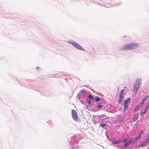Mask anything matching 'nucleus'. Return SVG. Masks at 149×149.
I'll use <instances>...</instances> for the list:
<instances>
[{
	"mask_svg": "<svg viewBox=\"0 0 149 149\" xmlns=\"http://www.w3.org/2000/svg\"><path fill=\"white\" fill-rule=\"evenodd\" d=\"M68 42L72 45L74 47L77 49L84 51L85 49L80 45L77 42L73 41L72 40H68Z\"/></svg>",
	"mask_w": 149,
	"mask_h": 149,
	"instance_id": "2",
	"label": "nucleus"
},
{
	"mask_svg": "<svg viewBox=\"0 0 149 149\" xmlns=\"http://www.w3.org/2000/svg\"><path fill=\"white\" fill-rule=\"evenodd\" d=\"M103 107V106L101 105H98L97 106V108H101Z\"/></svg>",
	"mask_w": 149,
	"mask_h": 149,
	"instance_id": "21",
	"label": "nucleus"
},
{
	"mask_svg": "<svg viewBox=\"0 0 149 149\" xmlns=\"http://www.w3.org/2000/svg\"><path fill=\"white\" fill-rule=\"evenodd\" d=\"M140 138L138 137V136L137 137H136V139H135V140L136 141H137Z\"/></svg>",
	"mask_w": 149,
	"mask_h": 149,
	"instance_id": "28",
	"label": "nucleus"
},
{
	"mask_svg": "<svg viewBox=\"0 0 149 149\" xmlns=\"http://www.w3.org/2000/svg\"><path fill=\"white\" fill-rule=\"evenodd\" d=\"M138 116H139V115L138 114H137L135 115L134 116V117L133 118V120L134 121H136L137 119L138 118Z\"/></svg>",
	"mask_w": 149,
	"mask_h": 149,
	"instance_id": "15",
	"label": "nucleus"
},
{
	"mask_svg": "<svg viewBox=\"0 0 149 149\" xmlns=\"http://www.w3.org/2000/svg\"><path fill=\"white\" fill-rule=\"evenodd\" d=\"M124 109L123 111V112L125 111L128 108V105L127 104H124Z\"/></svg>",
	"mask_w": 149,
	"mask_h": 149,
	"instance_id": "17",
	"label": "nucleus"
},
{
	"mask_svg": "<svg viewBox=\"0 0 149 149\" xmlns=\"http://www.w3.org/2000/svg\"><path fill=\"white\" fill-rule=\"evenodd\" d=\"M79 99L81 102L82 104H84V99L81 97H79Z\"/></svg>",
	"mask_w": 149,
	"mask_h": 149,
	"instance_id": "18",
	"label": "nucleus"
},
{
	"mask_svg": "<svg viewBox=\"0 0 149 149\" xmlns=\"http://www.w3.org/2000/svg\"><path fill=\"white\" fill-rule=\"evenodd\" d=\"M81 92L84 93L86 92V91L84 90H82L81 91Z\"/></svg>",
	"mask_w": 149,
	"mask_h": 149,
	"instance_id": "29",
	"label": "nucleus"
},
{
	"mask_svg": "<svg viewBox=\"0 0 149 149\" xmlns=\"http://www.w3.org/2000/svg\"><path fill=\"white\" fill-rule=\"evenodd\" d=\"M138 137H139V138H140L142 137V135L140 134H139V135L138 136Z\"/></svg>",
	"mask_w": 149,
	"mask_h": 149,
	"instance_id": "27",
	"label": "nucleus"
},
{
	"mask_svg": "<svg viewBox=\"0 0 149 149\" xmlns=\"http://www.w3.org/2000/svg\"><path fill=\"white\" fill-rule=\"evenodd\" d=\"M121 140H122L121 139H120L117 140L116 141H113L112 142V143L114 144H119L121 142Z\"/></svg>",
	"mask_w": 149,
	"mask_h": 149,
	"instance_id": "14",
	"label": "nucleus"
},
{
	"mask_svg": "<svg viewBox=\"0 0 149 149\" xmlns=\"http://www.w3.org/2000/svg\"><path fill=\"white\" fill-rule=\"evenodd\" d=\"M143 130H142L140 132L139 134H140L142 135L143 134Z\"/></svg>",
	"mask_w": 149,
	"mask_h": 149,
	"instance_id": "26",
	"label": "nucleus"
},
{
	"mask_svg": "<svg viewBox=\"0 0 149 149\" xmlns=\"http://www.w3.org/2000/svg\"><path fill=\"white\" fill-rule=\"evenodd\" d=\"M138 45L135 42L129 43L123 45L120 49L123 50H134L138 47Z\"/></svg>",
	"mask_w": 149,
	"mask_h": 149,
	"instance_id": "1",
	"label": "nucleus"
},
{
	"mask_svg": "<svg viewBox=\"0 0 149 149\" xmlns=\"http://www.w3.org/2000/svg\"><path fill=\"white\" fill-rule=\"evenodd\" d=\"M132 143V141L130 140L128 141L124 145V147H126L128 146L130 144Z\"/></svg>",
	"mask_w": 149,
	"mask_h": 149,
	"instance_id": "13",
	"label": "nucleus"
},
{
	"mask_svg": "<svg viewBox=\"0 0 149 149\" xmlns=\"http://www.w3.org/2000/svg\"><path fill=\"white\" fill-rule=\"evenodd\" d=\"M146 109H147L149 108V103H148L147 105L146 106V107L145 108Z\"/></svg>",
	"mask_w": 149,
	"mask_h": 149,
	"instance_id": "24",
	"label": "nucleus"
},
{
	"mask_svg": "<svg viewBox=\"0 0 149 149\" xmlns=\"http://www.w3.org/2000/svg\"><path fill=\"white\" fill-rule=\"evenodd\" d=\"M149 97V95H147L143 97V98L142 100L141 103L143 105V104L144 103L145 101L147 99H148Z\"/></svg>",
	"mask_w": 149,
	"mask_h": 149,
	"instance_id": "11",
	"label": "nucleus"
},
{
	"mask_svg": "<svg viewBox=\"0 0 149 149\" xmlns=\"http://www.w3.org/2000/svg\"><path fill=\"white\" fill-rule=\"evenodd\" d=\"M100 125L103 127H105L106 126V125L105 124H100Z\"/></svg>",
	"mask_w": 149,
	"mask_h": 149,
	"instance_id": "22",
	"label": "nucleus"
},
{
	"mask_svg": "<svg viewBox=\"0 0 149 149\" xmlns=\"http://www.w3.org/2000/svg\"><path fill=\"white\" fill-rule=\"evenodd\" d=\"M97 118L99 120H102L106 119V116L104 115H102L99 116H97Z\"/></svg>",
	"mask_w": 149,
	"mask_h": 149,
	"instance_id": "9",
	"label": "nucleus"
},
{
	"mask_svg": "<svg viewBox=\"0 0 149 149\" xmlns=\"http://www.w3.org/2000/svg\"><path fill=\"white\" fill-rule=\"evenodd\" d=\"M72 115L73 120L75 121L77 120L78 116L76 110L73 109L72 110Z\"/></svg>",
	"mask_w": 149,
	"mask_h": 149,
	"instance_id": "5",
	"label": "nucleus"
},
{
	"mask_svg": "<svg viewBox=\"0 0 149 149\" xmlns=\"http://www.w3.org/2000/svg\"><path fill=\"white\" fill-rule=\"evenodd\" d=\"M95 100L96 101H100V99L99 97H96Z\"/></svg>",
	"mask_w": 149,
	"mask_h": 149,
	"instance_id": "19",
	"label": "nucleus"
},
{
	"mask_svg": "<svg viewBox=\"0 0 149 149\" xmlns=\"http://www.w3.org/2000/svg\"><path fill=\"white\" fill-rule=\"evenodd\" d=\"M39 69V67H36V69H37V70H38V69Z\"/></svg>",
	"mask_w": 149,
	"mask_h": 149,
	"instance_id": "30",
	"label": "nucleus"
},
{
	"mask_svg": "<svg viewBox=\"0 0 149 149\" xmlns=\"http://www.w3.org/2000/svg\"><path fill=\"white\" fill-rule=\"evenodd\" d=\"M149 138H147V139L143 142H142L141 145V146H146L148 143Z\"/></svg>",
	"mask_w": 149,
	"mask_h": 149,
	"instance_id": "8",
	"label": "nucleus"
},
{
	"mask_svg": "<svg viewBox=\"0 0 149 149\" xmlns=\"http://www.w3.org/2000/svg\"><path fill=\"white\" fill-rule=\"evenodd\" d=\"M143 105V104L141 103L139 104L134 109V111L136 112Z\"/></svg>",
	"mask_w": 149,
	"mask_h": 149,
	"instance_id": "10",
	"label": "nucleus"
},
{
	"mask_svg": "<svg viewBox=\"0 0 149 149\" xmlns=\"http://www.w3.org/2000/svg\"><path fill=\"white\" fill-rule=\"evenodd\" d=\"M140 88V86L134 85L133 91L134 94L136 95Z\"/></svg>",
	"mask_w": 149,
	"mask_h": 149,
	"instance_id": "6",
	"label": "nucleus"
},
{
	"mask_svg": "<svg viewBox=\"0 0 149 149\" xmlns=\"http://www.w3.org/2000/svg\"><path fill=\"white\" fill-rule=\"evenodd\" d=\"M72 140L70 142V145L74 148H76L78 146V141H76V139L74 138V137H72Z\"/></svg>",
	"mask_w": 149,
	"mask_h": 149,
	"instance_id": "3",
	"label": "nucleus"
},
{
	"mask_svg": "<svg viewBox=\"0 0 149 149\" xmlns=\"http://www.w3.org/2000/svg\"><path fill=\"white\" fill-rule=\"evenodd\" d=\"M141 82V79L139 78H137L135 81L134 85L140 86Z\"/></svg>",
	"mask_w": 149,
	"mask_h": 149,
	"instance_id": "7",
	"label": "nucleus"
},
{
	"mask_svg": "<svg viewBox=\"0 0 149 149\" xmlns=\"http://www.w3.org/2000/svg\"><path fill=\"white\" fill-rule=\"evenodd\" d=\"M131 100V99L130 98H128L126 100H125L124 102L123 103V104H127L130 102V101Z\"/></svg>",
	"mask_w": 149,
	"mask_h": 149,
	"instance_id": "12",
	"label": "nucleus"
},
{
	"mask_svg": "<svg viewBox=\"0 0 149 149\" xmlns=\"http://www.w3.org/2000/svg\"><path fill=\"white\" fill-rule=\"evenodd\" d=\"M146 109H146V108H145L144 110L143 111H142L141 112V116H143L144 115V113L146 112Z\"/></svg>",
	"mask_w": 149,
	"mask_h": 149,
	"instance_id": "16",
	"label": "nucleus"
},
{
	"mask_svg": "<svg viewBox=\"0 0 149 149\" xmlns=\"http://www.w3.org/2000/svg\"><path fill=\"white\" fill-rule=\"evenodd\" d=\"M88 98L90 99H93V97L91 95H90L88 96Z\"/></svg>",
	"mask_w": 149,
	"mask_h": 149,
	"instance_id": "20",
	"label": "nucleus"
},
{
	"mask_svg": "<svg viewBox=\"0 0 149 149\" xmlns=\"http://www.w3.org/2000/svg\"><path fill=\"white\" fill-rule=\"evenodd\" d=\"M87 100L88 101V103L89 104H91V100H89L88 99H87Z\"/></svg>",
	"mask_w": 149,
	"mask_h": 149,
	"instance_id": "25",
	"label": "nucleus"
},
{
	"mask_svg": "<svg viewBox=\"0 0 149 149\" xmlns=\"http://www.w3.org/2000/svg\"><path fill=\"white\" fill-rule=\"evenodd\" d=\"M124 90L123 89L121 90L120 92L119 93V100L118 102L120 104L122 103V100L123 99V94L124 92Z\"/></svg>",
	"mask_w": 149,
	"mask_h": 149,
	"instance_id": "4",
	"label": "nucleus"
},
{
	"mask_svg": "<svg viewBox=\"0 0 149 149\" xmlns=\"http://www.w3.org/2000/svg\"><path fill=\"white\" fill-rule=\"evenodd\" d=\"M128 140V138H125L123 140V141L124 142H126Z\"/></svg>",
	"mask_w": 149,
	"mask_h": 149,
	"instance_id": "23",
	"label": "nucleus"
}]
</instances>
